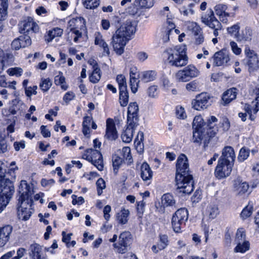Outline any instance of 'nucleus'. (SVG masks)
Instances as JSON below:
<instances>
[{"label": "nucleus", "instance_id": "obj_52", "mask_svg": "<svg viewBox=\"0 0 259 259\" xmlns=\"http://www.w3.org/2000/svg\"><path fill=\"white\" fill-rule=\"evenodd\" d=\"M122 162V159L117 155H113L112 157V165L114 172L117 173V170Z\"/></svg>", "mask_w": 259, "mask_h": 259}, {"label": "nucleus", "instance_id": "obj_16", "mask_svg": "<svg viewBox=\"0 0 259 259\" xmlns=\"http://www.w3.org/2000/svg\"><path fill=\"white\" fill-rule=\"evenodd\" d=\"M38 25L31 17H27L21 23L20 32L21 33L29 34L30 33H36L38 31Z\"/></svg>", "mask_w": 259, "mask_h": 259}, {"label": "nucleus", "instance_id": "obj_22", "mask_svg": "<svg viewBox=\"0 0 259 259\" xmlns=\"http://www.w3.org/2000/svg\"><path fill=\"white\" fill-rule=\"evenodd\" d=\"M95 44L98 46L102 50V55L105 56L110 55V50L108 45L105 42L102 35L99 32L95 33Z\"/></svg>", "mask_w": 259, "mask_h": 259}, {"label": "nucleus", "instance_id": "obj_55", "mask_svg": "<svg viewBox=\"0 0 259 259\" xmlns=\"http://www.w3.org/2000/svg\"><path fill=\"white\" fill-rule=\"evenodd\" d=\"M249 150L248 148L243 147L239 152L238 159L240 161H243L246 159L249 155Z\"/></svg>", "mask_w": 259, "mask_h": 259}, {"label": "nucleus", "instance_id": "obj_43", "mask_svg": "<svg viewBox=\"0 0 259 259\" xmlns=\"http://www.w3.org/2000/svg\"><path fill=\"white\" fill-rule=\"evenodd\" d=\"M119 103L121 106L125 107L128 102V93L127 89L119 90Z\"/></svg>", "mask_w": 259, "mask_h": 259}, {"label": "nucleus", "instance_id": "obj_62", "mask_svg": "<svg viewBox=\"0 0 259 259\" xmlns=\"http://www.w3.org/2000/svg\"><path fill=\"white\" fill-rule=\"evenodd\" d=\"M0 150L2 153H5L8 150V145L6 139L0 136Z\"/></svg>", "mask_w": 259, "mask_h": 259}, {"label": "nucleus", "instance_id": "obj_48", "mask_svg": "<svg viewBox=\"0 0 259 259\" xmlns=\"http://www.w3.org/2000/svg\"><path fill=\"white\" fill-rule=\"evenodd\" d=\"M22 48H25L31 45V39L28 34H25L19 37Z\"/></svg>", "mask_w": 259, "mask_h": 259}, {"label": "nucleus", "instance_id": "obj_37", "mask_svg": "<svg viewBox=\"0 0 259 259\" xmlns=\"http://www.w3.org/2000/svg\"><path fill=\"white\" fill-rule=\"evenodd\" d=\"M205 213L210 219H214L219 213L218 206L215 204H210L207 206Z\"/></svg>", "mask_w": 259, "mask_h": 259}, {"label": "nucleus", "instance_id": "obj_40", "mask_svg": "<svg viewBox=\"0 0 259 259\" xmlns=\"http://www.w3.org/2000/svg\"><path fill=\"white\" fill-rule=\"evenodd\" d=\"M129 213L128 209H122L120 212L117 214L116 218L118 222L121 224H125L128 221Z\"/></svg>", "mask_w": 259, "mask_h": 259}, {"label": "nucleus", "instance_id": "obj_18", "mask_svg": "<svg viewBox=\"0 0 259 259\" xmlns=\"http://www.w3.org/2000/svg\"><path fill=\"white\" fill-rule=\"evenodd\" d=\"M233 165V164L218 161L215 169L216 177L221 179L229 176L232 171Z\"/></svg>", "mask_w": 259, "mask_h": 259}, {"label": "nucleus", "instance_id": "obj_45", "mask_svg": "<svg viewBox=\"0 0 259 259\" xmlns=\"http://www.w3.org/2000/svg\"><path fill=\"white\" fill-rule=\"evenodd\" d=\"M135 3L142 9H149L154 5V0H135Z\"/></svg>", "mask_w": 259, "mask_h": 259}, {"label": "nucleus", "instance_id": "obj_20", "mask_svg": "<svg viewBox=\"0 0 259 259\" xmlns=\"http://www.w3.org/2000/svg\"><path fill=\"white\" fill-rule=\"evenodd\" d=\"M235 155L234 149L230 146L225 147L219 161L234 164Z\"/></svg>", "mask_w": 259, "mask_h": 259}, {"label": "nucleus", "instance_id": "obj_58", "mask_svg": "<svg viewBox=\"0 0 259 259\" xmlns=\"http://www.w3.org/2000/svg\"><path fill=\"white\" fill-rule=\"evenodd\" d=\"M239 240H246L245 232L243 228L238 229L236 234V242H238Z\"/></svg>", "mask_w": 259, "mask_h": 259}, {"label": "nucleus", "instance_id": "obj_28", "mask_svg": "<svg viewBox=\"0 0 259 259\" xmlns=\"http://www.w3.org/2000/svg\"><path fill=\"white\" fill-rule=\"evenodd\" d=\"M167 19L166 23L168 26L164 28V30L162 31L163 34L162 36V39L163 42H167L169 39V35L173 32L174 29L175 28V24L172 21Z\"/></svg>", "mask_w": 259, "mask_h": 259}, {"label": "nucleus", "instance_id": "obj_38", "mask_svg": "<svg viewBox=\"0 0 259 259\" xmlns=\"http://www.w3.org/2000/svg\"><path fill=\"white\" fill-rule=\"evenodd\" d=\"M141 9L142 8L135 2L126 9V13L132 16H140L142 13Z\"/></svg>", "mask_w": 259, "mask_h": 259}, {"label": "nucleus", "instance_id": "obj_26", "mask_svg": "<svg viewBox=\"0 0 259 259\" xmlns=\"http://www.w3.org/2000/svg\"><path fill=\"white\" fill-rule=\"evenodd\" d=\"M237 89L236 88H231L226 91L222 96V104L224 105H227L232 100L236 98Z\"/></svg>", "mask_w": 259, "mask_h": 259}, {"label": "nucleus", "instance_id": "obj_17", "mask_svg": "<svg viewBox=\"0 0 259 259\" xmlns=\"http://www.w3.org/2000/svg\"><path fill=\"white\" fill-rule=\"evenodd\" d=\"M139 106L136 102L131 103L128 107L127 124L136 126L138 121Z\"/></svg>", "mask_w": 259, "mask_h": 259}, {"label": "nucleus", "instance_id": "obj_42", "mask_svg": "<svg viewBox=\"0 0 259 259\" xmlns=\"http://www.w3.org/2000/svg\"><path fill=\"white\" fill-rule=\"evenodd\" d=\"M144 133L143 132H139L135 141V145L136 149L139 152H142L143 150V144L142 142L144 140Z\"/></svg>", "mask_w": 259, "mask_h": 259}, {"label": "nucleus", "instance_id": "obj_1", "mask_svg": "<svg viewBox=\"0 0 259 259\" xmlns=\"http://www.w3.org/2000/svg\"><path fill=\"white\" fill-rule=\"evenodd\" d=\"M175 181L178 194H189L193 191L194 181L189 173L188 159L184 154H181L177 161Z\"/></svg>", "mask_w": 259, "mask_h": 259}, {"label": "nucleus", "instance_id": "obj_41", "mask_svg": "<svg viewBox=\"0 0 259 259\" xmlns=\"http://www.w3.org/2000/svg\"><path fill=\"white\" fill-rule=\"evenodd\" d=\"M253 209V204L252 202H249L248 205L242 210L240 214L241 218L245 220L251 216L252 213Z\"/></svg>", "mask_w": 259, "mask_h": 259}, {"label": "nucleus", "instance_id": "obj_31", "mask_svg": "<svg viewBox=\"0 0 259 259\" xmlns=\"http://www.w3.org/2000/svg\"><path fill=\"white\" fill-rule=\"evenodd\" d=\"M157 73L154 70L145 71L141 73L140 78L144 82L152 81L156 79Z\"/></svg>", "mask_w": 259, "mask_h": 259}, {"label": "nucleus", "instance_id": "obj_27", "mask_svg": "<svg viewBox=\"0 0 259 259\" xmlns=\"http://www.w3.org/2000/svg\"><path fill=\"white\" fill-rule=\"evenodd\" d=\"M141 177L144 181L150 180L152 178L153 171L146 162H144L141 166Z\"/></svg>", "mask_w": 259, "mask_h": 259}, {"label": "nucleus", "instance_id": "obj_29", "mask_svg": "<svg viewBox=\"0 0 259 259\" xmlns=\"http://www.w3.org/2000/svg\"><path fill=\"white\" fill-rule=\"evenodd\" d=\"M161 202L164 207H170L172 210L177 207L173 196L169 193L165 194L162 196Z\"/></svg>", "mask_w": 259, "mask_h": 259}, {"label": "nucleus", "instance_id": "obj_60", "mask_svg": "<svg viewBox=\"0 0 259 259\" xmlns=\"http://www.w3.org/2000/svg\"><path fill=\"white\" fill-rule=\"evenodd\" d=\"M22 69L19 67L11 68L8 70V73L11 76L15 75L16 76H20L21 75Z\"/></svg>", "mask_w": 259, "mask_h": 259}, {"label": "nucleus", "instance_id": "obj_51", "mask_svg": "<svg viewBox=\"0 0 259 259\" xmlns=\"http://www.w3.org/2000/svg\"><path fill=\"white\" fill-rule=\"evenodd\" d=\"M160 240L158 243V248L159 250L164 249L168 245V237L166 235H159Z\"/></svg>", "mask_w": 259, "mask_h": 259}, {"label": "nucleus", "instance_id": "obj_13", "mask_svg": "<svg viewBox=\"0 0 259 259\" xmlns=\"http://www.w3.org/2000/svg\"><path fill=\"white\" fill-rule=\"evenodd\" d=\"M201 20L203 24L209 28H220V22L215 17L211 9L202 13Z\"/></svg>", "mask_w": 259, "mask_h": 259}, {"label": "nucleus", "instance_id": "obj_32", "mask_svg": "<svg viewBox=\"0 0 259 259\" xmlns=\"http://www.w3.org/2000/svg\"><path fill=\"white\" fill-rule=\"evenodd\" d=\"M135 126L127 124L126 128L121 134V139L123 142L128 143L132 141Z\"/></svg>", "mask_w": 259, "mask_h": 259}, {"label": "nucleus", "instance_id": "obj_25", "mask_svg": "<svg viewBox=\"0 0 259 259\" xmlns=\"http://www.w3.org/2000/svg\"><path fill=\"white\" fill-rule=\"evenodd\" d=\"M42 246L36 243L31 244L29 247V255L31 259L42 257Z\"/></svg>", "mask_w": 259, "mask_h": 259}, {"label": "nucleus", "instance_id": "obj_39", "mask_svg": "<svg viewBox=\"0 0 259 259\" xmlns=\"http://www.w3.org/2000/svg\"><path fill=\"white\" fill-rule=\"evenodd\" d=\"M206 125L201 116H196L193 120L192 127L194 130H202L205 128Z\"/></svg>", "mask_w": 259, "mask_h": 259}, {"label": "nucleus", "instance_id": "obj_6", "mask_svg": "<svg viewBox=\"0 0 259 259\" xmlns=\"http://www.w3.org/2000/svg\"><path fill=\"white\" fill-rule=\"evenodd\" d=\"M68 27L71 32V37H73L75 42L78 41L82 37L81 30L85 29V21L82 17L73 18L68 22Z\"/></svg>", "mask_w": 259, "mask_h": 259}, {"label": "nucleus", "instance_id": "obj_64", "mask_svg": "<svg viewBox=\"0 0 259 259\" xmlns=\"http://www.w3.org/2000/svg\"><path fill=\"white\" fill-rule=\"evenodd\" d=\"M186 89L190 92H194L198 89V83L195 81H191L186 85Z\"/></svg>", "mask_w": 259, "mask_h": 259}, {"label": "nucleus", "instance_id": "obj_5", "mask_svg": "<svg viewBox=\"0 0 259 259\" xmlns=\"http://www.w3.org/2000/svg\"><path fill=\"white\" fill-rule=\"evenodd\" d=\"M217 121L218 119L214 116H211L207 119V123L205 126V129L211 138L219 132L222 133L227 131L230 128V122L228 118H223L219 123V125L216 124Z\"/></svg>", "mask_w": 259, "mask_h": 259}, {"label": "nucleus", "instance_id": "obj_9", "mask_svg": "<svg viewBox=\"0 0 259 259\" xmlns=\"http://www.w3.org/2000/svg\"><path fill=\"white\" fill-rule=\"evenodd\" d=\"M83 158L91 162L97 168L102 171L103 170V159L100 151L92 148L87 149L82 155Z\"/></svg>", "mask_w": 259, "mask_h": 259}, {"label": "nucleus", "instance_id": "obj_10", "mask_svg": "<svg viewBox=\"0 0 259 259\" xmlns=\"http://www.w3.org/2000/svg\"><path fill=\"white\" fill-rule=\"evenodd\" d=\"M133 236L129 231L121 233L117 243L113 244L115 251L121 254L125 253L127 251V247L132 243Z\"/></svg>", "mask_w": 259, "mask_h": 259}, {"label": "nucleus", "instance_id": "obj_35", "mask_svg": "<svg viewBox=\"0 0 259 259\" xmlns=\"http://www.w3.org/2000/svg\"><path fill=\"white\" fill-rule=\"evenodd\" d=\"M63 34V29L56 27L49 31L47 35L45 36V40L47 42L51 41L55 37L61 36Z\"/></svg>", "mask_w": 259, "mask_h": 259}, {"label": "nucleus", "instance_id": "obj_4", "mask_svg": "<svg viewBox=\"0 0 259 259\" xmlns=\"http://www.w3.org/2000/svg\"><path fill=\"white\" fill-rule=\"evenodd\" d=\"M186 50L185 46H177L174 49H167L166 52L169 64L176 67L186 66L188 61Z\"/></svg>", "mask_w": 259, "mask_h": 259}, {"label": "nucleus", "instance_id": "obj_23", "mask_svg": "<svg viewBox=\"0 0 259 259\" xmlns=\"http://www.w3.org/2000/svg\"><path fill=\"white\" fill-rule=\"evenodd\" d=\"M12 230L13 227L10 225L0 228V248L4 246L9 241Z\"/></svg>", "mask_w": 259, "mask_h": 259}, {"label": "nucleus", "instance_id": "obj_34", "mask_svg": "<svg viewBox=\"0 0 259 259\" xmlns=\"http://www.w3.org/2000/svg\"><path fill=\"white\" fill-rule=\"evenodd\" d=\"M247 65L249 67V72L253 71L259 68V60L256 54L249 57Z\"/></svg>", "mask_w": 259, "mask_h": 259}, {"label": "nucleus", "instance_id": "obj_15", "mask_svg": "<svg viewBox=\"0 0 259 259\" xmlns=\"http://www.w3.org/2000/svg\"><path fill=\"white\" fill-rule=\"evenodd\" d=\"M254 92L256 97L251 104H245L244 109L249 114V118L251 120H254L256 118V114L259 111V87L256 88Z\"/></svg>", "mask_w": 259, "mask_h": 259}, {"label": "nucleus", "instance_id": "obj_47", "mask_svg": "<svg viewBox=\"0 0 259 259\" xmlns=\"http://www.w3.org/2000/svg\"><path fill=\"white\" fill-rule=\"evenodd\" d=\"M101 78L100 69L96 68L93 70L92 74L90 76V80L94 83L98 82Z\"/></svg>", "mask_w": 259, "mask_h": 259}, {"label": "nucleus", "instance_id": "obj_36", "mask_svg": "<svg viewBox=\"0 0 259 259\" xmlns=\"http://www.w3.org/2000/svg\"><path fill=\"white\" fill-rule=\"evenodd\" d=\"M237 243V246L234 248V252L244 253L249 249L250 244L248 241L239 240Z\"/></svg>", "mask_w": 259, "mask_h": 259}, {"label": "nucleus", "instance_id": "obj_61", "mask_svg": "<svg viewBox=\"0 0 259 259\" xmlns=\"http://www.w3.org/2000/svg\"><path fill=\"white\" fill-rule=\"evenodd\" d=\"M157 89L156 85L150 86L147 90V94L150 98H156L157 96Z\"/></svg>", "mask_w": 259, "mask_h": 259}, {"label": "nucleus", "instance_id": "obj_59", "mask_svg": "<svg viewBox=\"0 0 259 259\" xmlns=\"http://www.w3.org/2000/svg\"><path fill=\"white\" fill-rule=\"evenodd\" d=\"M52 85V82L49 78L44 79L40 83L39 87L43 91H47Z\"/></svg>", "mask_w": 259, "mask_h": 259}, {"label": "nucleus", "instance_id": "obj_54", "mask_svg": "<svg viewBox=\"0 0 259 259\" xmlns=\"http://www.w3.org/2000/svg\"><path fill=\"white\" fill-rule=\"evenodd\" d=\"M0 5V21H2L7 18L8 4V3L4 2L3 4Z\"/></svg>", "mask_w": 259, "mask_h": 259}, {"label": "nucleus", "instance_id": "obj_63", "mask_svg": "<svg viewBox=\"0 0 259 259\" xmlns=\"http://www.w3.org/2000/svg\"><path fill=\"white\" fill-rule=\"evenodd\" d=\"M193 4H190L189 5L188 7L186 8L184 7L181 9V13L185 16H188L189 15H192L193 14V10L192 9Z\"/></svg>", "mask_w": 259, "mask_h": 259}, {"label": "nucleus", "instance_id": "obj_8", "mask_svg": "<svg viewBox=\"0 0 259 259\" xmlns=\"http://www.w3.org/2000/svg\"><path fill=\"white\" fill-rule=\"evenodd\" d=\"M188 219V212L186 208H181L178 209L171 218V226L176 233L181 232V226L185 224Z\"/></svg>", "mask_w": 259, "mask_h": 259}, {"label": "nucleus", "instance_id": "obj_14", "mask_svg": "<svg viewBox=\"0 0 259 259\" xmlns=\"http://www.w3.org/2000/svg\"><path fill=\"white\" fill-rule=\"evenodd\" d=\"M211 139L209 135L207 133L205 128L202 130H194L193 132V142L199 145L203 144V148L207 147Z\"/></svg>", "mask_w": 259, "mask_h": 259}, {"label": "nucleus", "instance_id": "obj_19", "mask_svg": "<svg viewBox=\"0 0 259 259\" xmlns=\"http://www.w3.org/2000/svg\"><path fill=\"white\" fill-rule=\"evenodd\" d=\"M3 187L1 188L0 196H4V198L8 199L9 202L12 195L14 192V187L12 181L10 178H4L2 181Z\"/></svg>", "mask_w": 259, "mask_h": 259}, {"label": "nucleus", "instance_id": "obj_49", "mask_svg": "<svg viewBox=\"0 0 259 259\" xmlns=\"http://www.w3.org/2000/svg\"><path fill=\"white\" fill-rule=\"evenodd\" d=\"M188 28L192 31L194 36H197L198 35L202 33L201 28L196 23H190L188 25Z\"/></svg>", "mask_w": 259, "mask_h": 259}, {"label": "nucleus", "instance_id": "obj_24", "mask_svg": "<svg viewBox=\"0 0 259 259\" xmlns=\"http://www.w3.org/2000/svg\"><path fill=\"white\" fill-rule=\"evenodd\" d=\"M105 137L110 140H115L117 138L115 123L112 119L109 118L106 121V131Z\"/></svg>", "mask_w": 259, "mask_h": 259}, {"label": "nucleus", "instance_id": "obj_30", "mask_svg": "<svg viewBox=\"0 0 259 259\" xmlns=\"http://www.w3.org/2000/svg\"><path fill=\"white\" fill-rule=\"evenodd\" d=\"M252 37V30L249 27H246L236 36V39L239 41H250Z\"/></svg>", "mask_w": 259, "mask_h": 259}, {"label": "nucleus", "instance_id": "obj_50", "mask_svg": "<svg viewBox=\"0 0 259 259\" xmlns=\"http://www.w3.org/2000/svg\"><path fill=\"white\" fill-rule=\"evenodd\" d=\"M116 81L118 84L119 90L127 89L126 79L124 76L122 74L118 75L116 77Z\"/></svg>", "mask_w": 259, "mask_h": 259}, {"label": "nucleus", "instance_id": "obj_2", "mask_svg": "<svg viewBox=\"0 0 259 259\" xmlns=\"http://www.w3.org/2000/svg\"><path fill=\"white\" fill-rule=\"evenodd\" d=\"M19 193L20 197L17 206L18 215L23 220L26 221L29 219L32 213L31 207L33 191L26 181L22 180L19 187Z\"/></svg>", "mask_w": 259, "mask_h": 259}, {"label": "nucleus", "instance_id": "obj_11", "mask_svg": "<svg viewBox=\"0 0 259 259\" xmlns=\"http://www.w3.org/2000/svg\"><path fill=\"white\" fill-rule=\"evenodd\" d=\"M210 97L206 93H201L197 95L192 101L193 108L198 111L207 108L210 105Z\"/></svg>", "mask_w": 259, "mask_h": 259}, {"label": "nucleus", "instance_id": "obj_12", "mask_svg": "<svg viewBox=\"0 0 259 259\" xmlns=\"http://www.w3.org/2000/svg\"><path fill=\"white\" fill-rule=\"evenodd\" d=\"M213 65L214 66H228L230 65V58L229 52L226 49H222L216 52L211 58Z\"/></svg>", "mask_w": 259, "mask_h": 259}, {"label": "nucleus", "instance_id": "obj_33", "mask_svg": "<svg viewBox=\"0 0 259 259\" xmlns=\"http://www.w3.org/2000/svg\"><path fill=\"white\" fill-rule=\"evenodd\" d=\"M234 187L235 191L238 194H244L246 192L249 188L248 184L246 182H241L239 180L234 181Z\"/></svg>", "mask_w": 259, "mask_h": 259}, {"label": "nucleus", "instance_id": "obj_57", "mask_svg": "<svg viewBox=\"0 0 259 259\" xmlns=\"http://www.w3.org/2000/svg\"><path fill=\"white\" fill-rule=\"evenodd\" d=\"M130 85L131 91L133 93H136L137 91L138 84L137 78L132 75V72H130Z\"/></svg>", "mask_w": 259, "mask_h": 259}, {"label": "nucleus", "instance_id": "obj_7", "mask_svg": "<svg viewBox=\"0 0 259 259\" xmlns=\"http://www.w3.org/2000/svg\"><path fill=\"white\" fill-rule=\"evenodd\" d=\"M199 74V70L194 65L190 64L179 70L176 74V78L180 82H187Z\"/></svg>", "mask_w": 259, "mask_h": 259}, {"label": "nucleus", "instance_id": "obj_21", "mask_svg": "<svg viewBox=\"0 0 259 259\" xmlns=\"http://www.w3.org/2000/svg\"><path fill=\"white\" fill-rule=\"evenodd\" d=\"M228 6L222 4H218L214 8L216 15L223 23H226L228 22V18L230 17V14L226 12Z\"/></svg>", "mask_w": 259, "mask_h": 259}, {"label": "nucleus", "instance_id": "obj_46", "mask_svg": "<svg viewBox=\"0 0 259 259\" xmlns=\"http://www.w3.org/2000/svg\"><path fill=\"white\" fill-rule=\"evenodd\" d=\"M65 78L63 76L62 73L59 72V74L56 76L55 78V82L56 85H60L61 88L64 90H66L67 86L64 84Z\"/></svg>", "mask_w": 259, "mask_h": 259}, {"label": "nucleus", "instance_id": "obj_53", "mask_svg": "<svg viewBox=\"0 0 259 259\" xmlns=\"http://www.w3.org/2000/svg\"><path fill=\"white\" fill-rule=\"evenodd\" d=\"M122 154L124 160L129 163L132 162V156L131 153V149L128 147H124L122 149Z\"/></svg>", "mask_w": 259, "mask_h": 259}, {"label": "nucleus", "instance_id": "obj_44", "mask_svg": "<svg viewBox=\"0 0 259 259\" xmlns=\"http://www.w3.org/2000/svg\"><path fill=\"white\" fill-rule=\"evenodd\" d=\"M83 6L88 9H94L100 4V0H82Z\"/></svg>", "mask_w": 259, "mask_h": 259}, {"label": "nucleus", "instance_id": "obj_56", "mask_svg": "<svg viewBox=\"0 0 259 259\" xmlns=\"http://www.w3.org/2000/svg\"><path fill=\"white\" fill-rule=\"evenodd\" d=\"M240 26L239 24L237 23L233 25V26L229 27L227 28L228 33L232 35H233L236 38V36L238 34L239 32Z\"/></svg>", "mask_w": 259, "mask_h": 259}, {"label": "nucleus", "instance_id": "obj_3", "mask_svg": "<svg viewBox=\"0 0 259 259\" xmlns=\"http://www.w3.org/2000/svg\"><path fill=\"white\" fill-rule=\"evenodd\" d=\"M136 31L135 22L126 20L115 32L112 37V44L114 51L118 55L124 52V47L130 40L131 35Z\"/></svg>", "mask_w": 259, "mask_h": 259}]
</instances>
